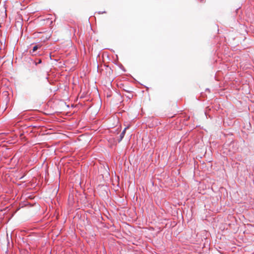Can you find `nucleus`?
<instances>
[{"label": "nucleus", "mask_w": 254, "mask_h": 254, "mask_svg": "<svg viewBox=\"0 0 254 254\" xmlns=\"http://www.w3.org/2000/svg\"><path fill=\"white\" fill-rule=\"evenodd\" d=\"M41 47L40 45H36L34 47H33L32 51L30 52L32 54H34V53L37 51L39 48Z\"/></svg>", "instance_id": "nucleus-1"}, {"label": "nucleus", "mask_w": 254, "mask_h": 254, "mask_svg": "<svg viewBox=\"0 0 254 254\" xmlns=\"http://www.w3.org/2000/svg\"><path fill=\"white\" fill-rule=\"evenodd\" d=\"M127 127L125 128V129H124V130L122 131V132L120 134V141H121L124 137L125 136V133H126V130L127 129Z\"/></svg>", "instance_id": "nucleus-2"}, {"label": "nucleus", "mask_w": 254, "mask_h": 254, "mask_svg": "<svg viewBox=\"0 0 254 254\" xmlns=\"http://www.w3.org/2000/svg\"><path fill=\"white\" fill-rule=\"evenodd\" d=\"M41 62V60H40L39 61V63H40Z\"/></svg>", "instance_id": "nucleus-3"}]
</instances>
